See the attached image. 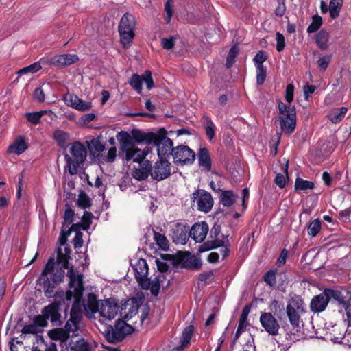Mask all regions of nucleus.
Instances as JSON below:
<instances>
[{
    "label": "nucleus",
    "mask_w": 351,
    "mask_h": 351,
    "mask_svg": "<svg viewBox=\"0 0 351 351\" xmlns=\"http://www.w3.org/2000/svg\"><path fill=\"white\" fill-rule=\"evenodd\" d=\"M138 304L136 302H132V304H125L124 305V307L121 308V315L123 314L124 315L123 319L125 320H130L132 319L134 315H136L138 311Z\"/></svg>",
    "instance_id": "nucleus-32"
},
{
    "label": "nucleus",
    "mask_w": 351,
    "mask_h": 351,
    "mask_svg": "<svg viewBox=\"0 0 351 351\" xmlns=\"http://www.w3.org/2000/svg\"><path fill=\"white\" fill-rule=\"evenodd\" d=\"M90 145H92L95 152L100 153L105 149V145L101 142V136L93 138L88 144V146Z\"/></svg>",
    "instance_id": "nucleus-57"
},
{
    "label": "nucleus",
    "mask_w": 351,
    "mask_h": 351,
    "mask_svg": "<svg viewBox=\"0 0 351 351\" xmlns=\"http://www.w3.org/2000/svg\"><path fill=\"white\" fill-rule=\"evenodd\" d=\"M45 114H49L51 117L54 114L51 110H40L32 112H27L25 113V117L28 122L36 125L40 123V119Z\"/></svg>",
    "instance_id": "nucleus-28"
},
{
    "label": "nucleus",
    "mask_w": 351,
    "mask_h": 351,
    "mask_svg": "<svg viewBox=\"0 0 351 351\" xmlns=\"http://www.w3.org/2000/svg\"><path fill=\"white\" fill-rule=\"evenodd\" d=\"M48 335L51 339L55 341H60V342H66L70 337H71L69 333V324L64 328H56L49 331Z\"/></svg>",
    "instance_id": "nucleus-21"
},
{
    "label": "nucleus",
    "mask_w": 351,
    "mask_h": 351,
    "mask_svg": "<svg viewBox=\"0 0 351 351\" xmlns=\"http://www.w3.org/2000/svg\"><path fill=\"white\" fill-rule=\"evenodd\" d=\"M306 313L305 304L300 298H291L287 304L285 315L293 329L300 327L301 315Z\"/></svg>",
    "instance_id": "nucleus-5"
},
{
    "label": "nucleus",
    "mask_w": 351,
    "mask_h": 351,
    "mask_svg": "<svg viewBox=\"0 0 351 351\" xmlns=\"http://www.w3.org/2000/svg\"><path fill=\"white\" fill-rule=\"evenodd\" d=\"M193 332L194 326L193 325H189L183 330L180 340V346L176 348L177 351L182 350L189 346Z\"/></svg>",
    "instance_id": "nucleus-25"
},
{
    "label": "nucleus",
    "mask_w": 351,
    "mask_h": 351,
    "mask_svg": "<svg viewBox=\"0 0 351 351\" xmlns=\"http://www.w3.org/2000/svg\"><path fill=\"white\" fill-rule=\"evenodd\" d=\"M322 18L318 14H315L312 16V22L306 29L308 34H312L317 32L322 25Z\"/></svg>",
    "instance_id": "nucleus-41"
},
{
    "label": "nucleus",
    "mask_w": 351,
    "mask_h": 351,
    "mask_svg": "<svg viewBox=\"0 0 351 351\" xmlns=\"http://www.w3.org/2000/svg\"><path fill=\"white\" fill-rule=\"evenodd\" d=\"M208 230V225L206 221L195 223L191 227L189 235L195 242L202 243L204 241Z\"/></svg>",
    "instance_id": "nucleus-17"
},
{
    "label": "nucleus",
    "mask_w": 351,
    "mask_h": 351,
    "mask_svg": "<svg viewBox=\"0 0 351 351\" xmlns=\"http://www.w3.org/2000/svg\"><path fill=\"white\" fill-rule=\"evenodd\" d=\"M197 160L200 167L209 172L212 167V161L209 151L206 147H200L197 152Z\"/></svg>",
    "instance_id": "nucleus-20"
},
{
    "label": "nucleus",
    "mask_w": 351,
    "mask_h": 351,
    "mask_svg": "<svg viewBox=\"0 0 351 351\" xmlns=\"http://www.w3.org/2000/svg\"><path fill=\"white\" fill-rule=\"evenodd\" d=\"M237 197V195L232 190L222 191L219 202L223 206L230 207L235 202Z\"/></svg>",
    "instance_id": "nucleus-30"
},
{
    "label": "nucleus",
    "mask_w": 351,
    "mask_h": 351,
    "mask_svg": "<svg viewBox=\"0 0 351 351\" xmlns=\"http://www.w3.org/2000/svg\"><path fill=\"white\" fill-rule=\"evenodd\" d=\"M57 252V258H56V263L61 264L62 268L69 269L71 266L69 265V259H71V256H67L62 252V250L60 247H58L56 250Z\"/></svg>",
    "instance_id": "nucleus-40"
},
{
    "label": "nucleus",
    "mask_w": 351,
    "mask_h": 351,
    "mask_svg": "<svg viewBox=\"0 0 351 351\" xmlns=\"http://www.w3.org/2000/svg\"><path fill=\"white\" fill-rule=\"evenodd\" d=\"M267 53L264 50L258 51L253 58L255 66H264L263 63L267 60Z\"/></svg>",
    "instance_id": "nucleus-51"
},
{
    "label": "nucleus",
    "mask_w": 351,
    "mask_h": 351,
    "mask_svg": "<svg viewBox=\"0 0 351 351\" xmlns=\"http://www.w3.org/2000/svg\"><path fill=\"white\" fill-rule=\"evenodd\" d=\"M53 137L60 147L66 149V141L70 138V135L68 132L57 129L53 132Z\"/></svg>",
    "instance_id": "nucleus-31"
},
{
    "label": "nucleus",
    "mask_w": 351,
    "mask_h": 351,
    "mask_svg": "<svg viewBox=\"0 0 351 351\" xmlns=\"http://www.w3.org/2000/svg\"><path fill=\"white\" fill-rule=\"evenodd\" d=\"M47 319L46 318L45 315H44V313H42L40 315H36L34 317V319H33V322H34V324L38 327V326H40V327H45L47 326L48 324V322H47Z\"/></svg>",
    "instance_id": "nucleus-64"
},
{
    "label": "nucleus",
    "mask_w": 351,
    "mask_h": 351,
    "mask_svg": "<svg viewBox=\"0 0 351 351\" xmlns=\"http://www.w3.org/2000/svg\"><path fill=\"white\" fill-rule=\"evenodd\" d=\"M348 295V291L346 289L339 290L330 288H325L324 291L315 295L310 302V310L313 313H319L326 310L329 301L333 300L339 304H346V298Z\"/></svg>",
    "instance_id": "nucleus-1"
},
{
    "label": "nucleus",
    "mask_w": 351,
    "mask_h": 351,
    "mask_svg": "<svg viewBox=\"0 0 351 351\" xmlns=\"http://www.w3.org/2000/svg\"><path fill=\"white\" fill-rule=\"evenodd\" d=\"M256 84L263 85L267 77V67L265 66H256Z\"/></svg>",
    "instance_id": "nucleus-50"
},
{
    "label": "nucleus",
    "mask_w": 351,
    "mask_h": 351,
    "mask_svg": "<svg viewBox=\"0 0 351 351\" xmlns=\"http://www.w3.org/2000/svg\"><path fill=\"white\" fill-rule=\"evenodd\" d=\"M173 162L177 165H191L195 158V152L186 145H179L174 147L171 152Z\"/></svg>",
    "instance_id": "nucleus-9"
},
{
    "label": "nucleus",
    "mask_w": 351,
    "mask_h": 351,
    "mask_svg": "<svg viewBox=\"0 0 351 351\" xmlns=\"http://www.w3.org/2000/svg\"><path fill=\"white\" fill-rule=\"evenodd\" d=\"M154 239L156 244L163 251H167L169 247V241L165 234H162L153 230Z\"/></svg>",
    "instance_id": "nucleus-38"
},
{
    "label": "nucleus",
    "mask_w": 351,
    "mask_h": 351,
    "mask_svg": "<svg viewBox=\"0 0 351 351\" xmlns=\"http://www.w3.org/2000/svg\"><path fill=\"white\" fill-rule=\"evenodd\" d=\"M77 205L79 207L86 209L91 206V201L88 195L84 191H81L78 196Z\"/></svg>",
    "instance_id": "nucleus-49"
},
{
    "label": "nucleus",
    "mask_w": 351,
    "mask_h": 351,
    "mask_svg": "<svg viewBox=\"0 0 351 351\" xmlns=\"http://www.w3.org/2000/svg\"><path fill=\"white\" fill-rule=\"evenodd\" d=\"M28 146L24 139V138L21 136H19L16 141L11 144L8 148V153H13L17 155H20L23 153L27 149Z\"/></svg>",
    "instance_id": "nucleus-23"
},
{
    "label": "nucleus",
    "mask_w": 351,
    "mask_h": 351,
    "mask_svg": "<svg viewBox=\"0 0 351 351\" xmlns=\"http://www.w3.org/2000/svg\"><path fill=\"white\" fill-rule=\"evenodd\" d=\"M134 328L125 320L119 319L114 326L108 325L104 330V336L108 342L116 343L121 341L127 335L134 332Z\"/></svg>",
    "instance_id": "nucleus-4"
},
{
    "label": "nucleus",
    "mask_w": 351,
    "mask_h": 351,
    "mask_svg": "<svg viewBox=\"0 0 351 351\" xmlns=\"http://www.w3.org/2000/svg\"><path fill=\"white\" fill-rule=\"evenodd\" d=\"M271 308L274 313L273 315H274V316L276 315V317L280 322H283L285 319V318H286V316L285 315V308L282 304H281L276 300H274L271 302Z\"/></svg>",
    "instance_id": "nucleus-34"
},
{
    "label": "nucleus",
    "mask_w": 351,
    "mask_h": 351,
    "mask_svg": "<svg viewBox=\"0 0 351 351\" xmlns=\"http://www.w3.org/2000/svg\"><path fill=\"white\" fill-rule=\"evenodd\" d=\"M119 310V306L114 299L108 298L102 301L99 313L109 320L114 318Z\"/></svg>",
    "instance_id": "nucleus-15"
},
{
    "label": "nucleus",
    "mask_w": 351,
    "mask_h": 351,
    "mask_svg": "<svg viewBox=\"0 0 351 351\" xmlns=\"http://www.w3.org/2000/svg\"><path fill=\"white\" fill-rule=\"evenodd\" d=\"M263 280L270 287H274L276 283V276L275 270H269L263 276Z\"/></svg>",
    "instance_id": "nucleus-56"
},
{
    "label": "nucleus",
    "mask_w": 351,
    "mask_h": 351,
    "mask_svg": "<svg viewBox=\"0 0 351 351\" xmlns=\"http://www.w3.org/2000/svg\"><path fill=\"white\" fill-rule=\"evenodd\" d=\"M151 293L154 296H158L160 292V284L158 276L155 277L152 281H150L149 288Z\"/></svg>",
    "instance_id": "nucleus-61"
},
{
    "label": "nucleus",
    "mask_w": 351,
    "mask_h": 351,
    "mask_svg": "<svg viewBox=\"0 0 351 351\" xmlns=\"http://www.w3.org/2000/svg\"><path fill=\"white\" fill-rule=\"evenodd\" d=\"M41 280L44 295L46 298H51L58 295L57 292L56 291L57 285H55L51 282L48 277H45Z\"/></svg>",
    "instance_id": "nucleus-29"
},
{
    "label": "nucleus",
    "mask_w": 351,
    "mask_h": 351,
    "mask_svg": "<svg viewBox=\"0 0 351 351\" xmlns=\"http://www.w3.org/2000/svg\"><path fill=\"white\" fill-rule=\"evenodd\" d=\"M69 319L71 323H80L82 319V311L71 308Z\"/></svg>",
    "instance_id": "nucleus-63"
},
{
    "label": "nucleus",
    "mask_w": 351,
    "mask_h": 351,
    "mask_svg": "<svg viewBox=\"0 0 351 351\" xmlns=\"http://www.w3.org/2000/svg\"><path fill=\"white\" fill-rule=\"evenodd\" d=\"M205 132L208 139L212 142L215 136V125L210 119L206 120Z\"/></svg>",
    "instance_id": "nucleus-52"
},
{
    "label": "nucleus",
    "mask_w": 351,
    "mask_h": 351,
    "mask_svg": "<svg viewBox=\"0 0 351 351\" xmlns=\"http://www.w3.org/2000/svg\"><path fill=\"white\" fill-rule=\"evenodd\" d=\"M347 111L348 108L345 106L335 108L330 112L329 119L332 123H337L344 118Z\"/></svg>",
    "instance_id": "nucleus-36"
},
{
    "label": "nucleus",
    "mask_w": 351,
    "mask_h": 351,
    "mask_svg": "<svg viewBox=\"0 0 351 351\" xmlns=\"http://www.w3.org/2000/svg\"><path fill=\"white\" fill-rule=\"evenodd\" d=\"M174 266L181 265L182 268L198 271L201 269L202 263L200 257L191 255L189 252L179 251L172 258Z\"/></svg>",
    "instance_id": "nucleus-7"
},
{
    "label": "nucleus",
    "mask_w": 351,
    "mask_h": 351,
    "mask_svg": "<svg viewBox=\"0 0 351 351\" xmlns=\"http://www.w3.org/2000/svg\"><path fill=\"white\" fill-rule=\"evenodd\" d=\"M42 69L39 62H36L27 66L23 67L17 71L19 75H23L27 73H34Z\"/></svg>",
    "instance_id": "nucleus-46"
},
{
    "label": "nucleus",
    "mask_w": 351,
    "mask_h": 351,
    "mask_svg": "<svg viewBox=\"0 0 351 351\" xmlns=\"http://www.w3.org/2000/svg\"><path fill=\"white\" fill-rule=\"evenodd\" d=\"M116 138L119 143V154H124L126 161L133 160L134 162L141 163L145 159L148 150H141L135 147L134 142L131 141L130 134L127 131L121 130L117 132Z\"/></svg>",
    "instance_id": "nucleus-2"
},
{
    "label": "nucleus",
    "mask_w": 351,
    "mask_h": 351,
    "mask_svg": "<svg viewBox=\"0 0 351 351\" xmlns=\"http://www.w3.org/2000/svg\"><path fill=\"white\" fill-rule=\"evenodd\" d=\"M151 161L145 160L141 169H136L133 173V177L139 181L146 180L151 176Z\"/></svg>",
    "instance_id": "nucleus-26"
},
{
    "label": "nucleus",
    "mask_w": 351,
    "mask_h": 351,
    "mask_svg": "<svg viewBox=\"0 0 351 351\" xmlns=\"http://www.w3.org/2000/svg\"><path fill=\"white\" fill-rule=\"evenodd\" d=\"M131 141L137 143H145L147 145H151L156 139V132H145L139 129L134 128L130 133Z\"/></svg>",
    "instance_id": "nucleus-16"
},
{
    "label": "nucleus",
    "mask_w": 351,
    "mask_h": 351,
    "mask_svg": "<svg viewBox=\"0 0 351 351\" xmlns=\"http://www.w3.org/2000/svg\"><path fill=\"white\" fill-rule=\"evenodd\" d=\"M60 306V302L55 301L45 306L41 313H44L47 320L50 319L52 323L57 322L61 317Z\"/></svg>",
    "instance_id": "nucleus-19"
},
{
    "label": "nucleus",
    "mask_w": 351,
    "mask_h": 351,
    "mask_svg": "<svg viewBox=\"0 0 351 351\" xmlns=\"http://www.w3.org/2000/svg\"><path fill=\"white\" fill-rule=\"evenodd\" d=\"M214 273L212 270L206 272H202L198 275V285H199L200 282H204V285H206L214 280Z\"/></svg>",
    "instance_id": "nucleus-59"
},
{
    "label": "nucleus",
    "mask_w": 351,
    "mask_h": 351,
    "mask_svg": "<svg viewBox=\"0 0 351 351\" xmlns=\"http://www.w3.org/2000/svg\"><path fill=\"white\" fill-rule=\"evenodd\" d=\"M71 349L73 351H90L91 347L87 341L80 337L73 346L71 345Z\"/></svg>",
    "instance_id": "nucleus-43"
},
{
    "label": "nucleus",
    "mask_w": 351,
    "mask_h": 351,
    "mask_svg": "<svg viewBox=\"0 0 351 351\" xmlns=\"http://www.w3.org/2000/svg\"><path fill=\"white\" fill-rule=\"evenodd\" d=\"M70 153L72 157L66 154L64 159L66 167H69V173L75 175L77 173L80 165L85 162L87 156V150L81 142L75 141L70 148Z\"/></svg>",
    "instance_id": "nucleus-3"
},
{
    "label": "nucleus",
    "mask_w": 351,
    "mask_h": 351,
    "mask_svg": "<svg viewBox=\"0 0 351 351\" xmlns=\"http://www.w3.org/2000/svg\"><path fill=\"white\" fill-rule=\"evenodd\" d=\"M331 60V54L326 55L324 56L319 58L317 62L319 71L322 72H324L327 69Z\"/></svg>",
    "instance_id": "nucleus-55"
},
{
    "label": "nucleus",
    "mask_w": 351,
    "mask_h": 351,
    "mask_svg": "<svg viewBox=\"0 0 351 351\" xmlns=\"http://www.w3.org/2000/svg\"><path fill=\"white\" fill-rule=\"evenodd\" d=\"M142 81L145 82L148 90H151L154 86L152 72L149 70L145 71L142 75Z\"/></svg>",
    "instance_id": "nucleus-62"
},
{
    "label": "nucleus",
    "mask_w": 351,
    "mask_h": 351,
    "mask_svg": "<svg viewBox=\"0 0 351 351\" xmlns=\"http://www.w3.org/2000/svg\"><path fill=\"white\" fill-rule=\"evenodd\" d=\"M343 0H330L328 6L330 16L332 19H337L343 5Z\"/></svg>",
    "instance_id": "nucleus-35"
},
{
    "label": "nucleus",
    "mask_w": 351,
    "mask_h": 351,
    "mask_svg": "<svg viewBox=\"0 0 351 351\" xmlns=\"http://www.w3.org/2000/svg\"><path fill=\"white\" fill-rule=\"evenodd\" d=\"M221 237H222V239H220V240L222 241L224 243L223 245H221V247H222L220 250V252L222 255V259L224 260L230 254V243L228 239V235L222 234Z\"/></svg>",
    "instance_id": "nucleus-53"
},
{
    "label": "nucleus",
    "mask_w": 351,
    "mask_h": 351,
    "mask_svg": "<svg viewBox=\"0 0 351 351\" xmlns=\"http://www.w3.org/2000/svg\"><path fill=\"white\" fill-rule=\"evenodd\" d=\"M135 278L143 289L147 290L150 286V280L147 278L148 265L145 259L141 258L134 266Z\"/></svg>",
    "instance_id": "nucleus-13"
},
{
    "label": "nucleus",
    "mask_w": 351,
    "mask_h": 351,
    "mask_svg": "<svg viewBox=\"0 0 351 351\" xmlns=\"http://www.w3.org/2000/svg\"><path fill=\"white\" fill-rule=\"evenodd\" d=\"M321 230V221L319 219L313 220L308 225L307 232L312 237H316Z\"/></svg>",
    "instance_id": "nucleus-44"
},
{
    "label": "nucleus",
    "mask_w": 351,
    "mask_h": 351,
    "mask_svg": "<svg viewBox=\"0 0 351 351\" xmlns=\"http://www.w3.org/2000/svg\"><path fill=\"white\" fill-rule=\"evenodd\" d=\"M142 76L138 74H133L129 82V84L135 90L138 94H141L143 90L142 87Z\"/></svg>",
    "instance_id": "nucleus-45"
},
{
    "label": "nucleus",
    "mask_w": 351,
    "mask_h": 351,
    "mask_svg": "<svg viewBox=\"0 0 351 351\" xmlns=\"http://www.w3.org/2000/svg\"><path fill=\"white\" fill-rule=\"evenodd\" d=\"M330 34L325 29H322L315 36V40L317 46L320 49H326L328 47Z\"/></svg>",
    "instance_id": "nucleus-27"
},
{
    "label": "nucleus",
    "mask_w": 351,
    "mask_h": 351,
    "mask_svg": "<svg viewBox=\"0 0 351 351\" xmlns=\"http://www.w3.org/2000/svg\"><path fill=\"white\" fill-rule=\"evenodd\" d=\"M275 125H279L281 132L291 135L296 127V110L294 106L288 111L285 116H278L275 119Z\"/></svg>",
    "instance_id": "nucleus-10"
},
{
    "label": "nucleus",
    "mask_w": 351,
    "mask_h": 351,
    "mask_svg": "<svg viewBox=\"0 0 351 351\" xmlns=\"http://www.w3.org/2000/svg\"><path fill=\"white\" fill-rule=\"evenodd\" d=\"M315 184L312 181L304 180L300 177L295 179L294 189L295 192L306 191L307 190H313Z\"/></svg>",
    "instance_id": "nucleus-33"
},
{
    "label": "nucleus",
    "mask_w": 351,
    "mask_h": 351,
    "mask_svg": "<svg viewBox=\"0 0 351 351\" xmlns=\"http://www.w3.org/2000/svg\"><path fill=\"white\" fill-rule=\"evenodd\" d=\"M55 261L53 258L48 259L45 266L44 267L40 276L38 278V281H41L45 277H47L49 274H52L56 269H54Z\"/></svg>",
    "instance_id": "nucleus-47"
},
{
    "label": "nucleus",
    "mask_w": 351,
    "mask_h": 351,
    "mask_svg": "<svg viewBox=\"0 0 351 351\" xmlns=\"http://www.w3.org/2000/svg\"><path fill=\"white\" fill-rule=\"evenodd\" d=\"M69 106L79 111L85 112L92 108V103L86 101L75 95H72L70 96Z\"/></svg>",
    "instance_id": "nucleus-22"
},
{
    "label": "nucleus",
    "mask_w": 351,
    "mask_h": 351,
    "mask_svg": "<svg viewBox=\"0 0 351 351\" xmlns=\"http://www.w3.org/2000/svg\"><path fill=\"white\" fill-rule=\"evenodd\" d=\"M67 276L69 278V287H81L84 291L83 284V276L82 274H75L73 269V266L71 265L70 269H68Z\"/></svg>",
    "instance_id": "nucleus-24"
},
{
    "label": "nucleus",
    "mask_w": 351,
    "mask_h": 351,
    "mask_svg": "<svg viewBox=\"0 0 351 351\" xmlns=\"http://www.w3.org/2000/svg\"><path fill=\"white\" fill-rule=\"evenodd\" d=\"M165 11L166 16H165V21L167 24L169 23L173 15V0H167L165 5Z\"/></svg>",
    "instance_id": "nucleus-60"
},
{
    "label": "nucleus",
    "mask_w": 351,
    "mask_h": 351,
    "mask_svg": "<svg viewBox=\"0 0 351 351\" xmlns=\"http://www.w3.org/2000/svg\"><path fill=\"white\" fill-rule=\"evenodd\" d=\"M152 144L157 146L158 156L161 160H167V156L171 155L174 149L173 141L167 136V131L164 128L156 132V139Z\"/></svg>",
    "instance_id": "nucleus-8"
},
{
    "label": "nucleus",
    "mask_w": 351,
    "mask_h": 351,
    "mask_svg": "<svg viewBox=\"0 0 351 351\" xmlns=\"http://www.w3.org/2000/svg\"><path fill=\"white\" fill-rule=\"evenodd\" d=\"M260 323L261 326L269 335L273 336L278 335L280 324L271 313H262L260 316Z\"/></svg>",
    "instance_id": "nucleus-14"
},
{
    "label": "nucleus",
    "mask_w": 351,
    "mask_h": 351,
    "mask_svg": "<svg viewBox=\"0 0 351 351\" xmlns=\"http://www.w3.org/2000/svg\"><path fill=\"white\" fill-rule=\"evenodd\" d=\"M134 16L126 12L121 17L119 25V33L120 34V41L124 48L130 45L132 40L134 38L135 27Z\"/></svg>",
    "instance_id": "nucleus-6"
},
{
    "label": "nucleus",
    "mask_w": 351,
    "mask_h": 351,
    "mask_svg": "<svg viewBox=\"0 0 351 351\" xmlns=\"http://www.w3.org/2000/svg\"><path fill=\"white\" fill-rule=\"evenodd\" d=\"M239 52V48L237 45H233L230 49L228 56L226 57V66L227 69L232 67L235 62V58L238 56Z\"/></svg>",
    "instance_id": "nucleus-39"
},
{
    "label": "nucleus",
    "mask_w": 351,
    "mask_h": 351,
    "mask_svg": "<svg viewBox=\"0 0 351 351\" xmlns=\"http://www.w3.org/2000/svg\"><path fill=\"white\" fill-rule=\"evenodd\" d=\"M87 306L88 309L93 313H95L99 312L100 308L99 302L97 300V296L93 293H89L87 295Z\"/></svg>",
    "instance_id": "nucleus-42"
},
{
    "label": "nucleus",
    "mask_w": 351,
    "mask_h": 351,
    "mask_svg": "<svg viewBox=\"0 0 351 351\" xmlns=\"http://www.w3.org/2000/svg\"><path fill=\"white\" fill-rule=\"evenodd\" d=\"M66 269L60 267L56 269L53 273L51 277V282L55 285H59L62 282H63L65 276V270Z\"/></svg>",
    "instance_id": "nucleus-48"
},
{
    "label": "nucleus",
    "mask_w": 351,
    "mask_h": 351,
    "mask_svg": "<svg viewBox=\"0 0 351 351\" xmlns=\"http://www.w3.org/2000/svg\"><path fill=\"white\" fill-rule=\"evenodd\" d=\"M75 212L69 204H66V209L64 214V223L62 227L65 224H71L74 221Z\"/></svg>",
    "instance_id": "nucleus-54"
},
{
    "label": "nucleus",
    "mask_w": 351,
    "mask_h": 351,
    "mask_svg": "<svg viewBox=\"0 0 351 351\" xmlns=\"http://www.w3.org/2000/svg\"><path fill=\"white\" fill-rule=\"evenodd\" d=\"M151 177L156 181H162L171 176V163L167 160L156 161L154 166L151 163Z\"/></svg>",
    "instance_id": "nucleus-12"
},
{
    "label": "nucleus",
    "mask_w": 351,
    "mask_h": 351,
    "mask_svg": "<svg viewBox=\"0 0 351 351\" xmlns=\"http://www.w3.org/2000/svg\"><path fill=\"white\" fill-rule=\"evenodd\" d=\"M93 215L91 212L85 210L81 219V224L82 225V230H87L92 223Z\"/></svg>",
    "instance_id": "nucleus-58"
},
{
    "label": "nucleus",
    "mask_w": 351,
    "mask_h": 351,
    "mask_svg": "<svg viewBox=\"0 0 351 351\" xmlns=\"http://www.w3.org/2000/svg\"><path fill=\"white\" fill-rule=\"evenodd\" d=\"M84 291H83V289L80 287H75L73 291L71 289H68L66 291L65 299L67 301H70L73 298H74L71 308L82 311V307L84 306V300L83 299Z\"/></svg>",
    "instance_id": "nucleus-18"
},
{
    "label": "nucleus",
    "mask_w": 351,
    "mask_h": 351,
    "mask_svg": "<svg viewBox=\"0 0 351 351\" xmlns=\"http://www.w3.org/2000/svg\"><path fill=\"white\" fill-rule=\"evenodd\" d=\"M223 243H224L220 239L208 240L199 246L198 251L202 253L210 250L217 249L220 247L221 245H223Z\"/></svg>",
    "instance_id": "nucleus-37"
},
{
    "label": "nucleus",
    "mask_w": 351,
    "mask_h": 351,
    "mask_svg": "<svg viewBox=\"0 0 351 351\" xmlns=\"http://www.w3.org/2000/svg\"><path fill=\"white\" fill-rule=\"evenodd\" d=\"M192 201L197 204V210L202 212H209L213 206V199L210 193L198 189L193 193Z\"/></svg>",
    "instance_id": "nucleus-11"
}]
</instances>
